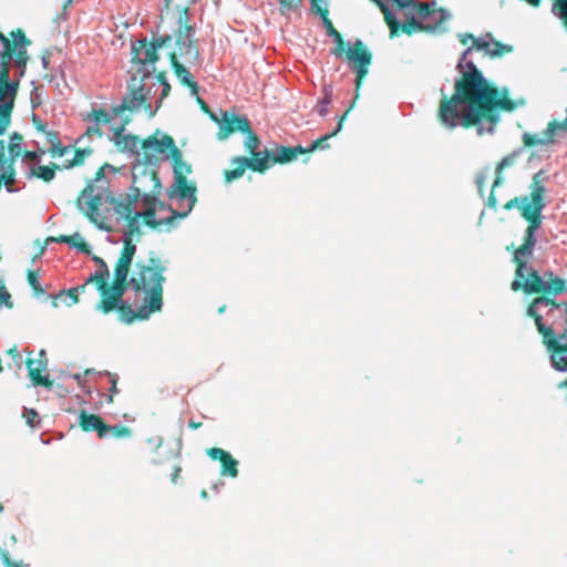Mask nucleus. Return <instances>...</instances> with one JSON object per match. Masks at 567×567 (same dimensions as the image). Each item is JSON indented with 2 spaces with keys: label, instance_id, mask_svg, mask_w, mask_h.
Returning a JSON list of instances; mask_svg holds the SVG:
<instances>
[{
  "label": "nucleus",
  "instance_id": "1",
  "mask_svg": "<svg viewBox=\"0 0 567 567\" xmlns=\"http://www.w3.org/2000/svg\"><path fill=\"white\" fill-rule=\"evenodd\" d=\"M473 50L484 51L491 58H501L512 51V47L492 39L491 34L473 39V43L462 54L455 80L454 92L451 96L443 94L437 110L440 123L449 130L461 125L464 128L477 127L483 133L482 125H488L487 132H493L502 112H513L518 106L526 105L525 99L511 100L507 91H501L484 78L482 71L468 59Z\"/></svg>",
  "mask_w": 567,
  "mask_h": 567
},
{
  "label": "nucleus",
  "instance_id": "2",
  "mask_svg": "<svg viewBox=\"0 0 567 567\" xmlns=\"http://www.w3.org/2000/svg\"><path fill=\"white\" fill-rule=\"evenodd\" d=\"M172 40V35L166 34L153 38L150 42L146 39H142L132 44L134 72L128 83V91L124 95L122 103L112 110L115 116L126 111L130 113L138 112L141 109L152 116L154 112L152 111L151 96L154 85L162 86L159 104L169 94L171 85L166 81V74L163 71L155 73V62L158 60V49L169 48Z\"/></svg>",
  "mask_w": 567,
  "mask_h": 567
},
{
  "label": "nucleus",
  "instance_id": "3",
  "mask_svg": "<svg viewBox=\"0 0 567 567\" xmlns=\"http://www.w3.org/2000/svg\"><path fill=\"white\" fill-rule=\"evenodd\" d=\"M503 207L505 210L517 208L528 223L523 243L519 245L512 243L505 249L512 252V261L515 265V277L511 284V289L515 292L523 291L529 296L532 295V267L528 266V261L532 258V196L514 197Z\"/></svg>",
  "mask_w": 567,
  "mask_h": 567
},
{
  "label": "nucleus",
  "instance_id": "4",
  "mask_svg": "<svg viewBox=\"0 0 567 567\" xmlns=\"http://www.w3.org/2000/svg\"><path fill=\"white\" fill-rule=\"evenodd\" d=\"M166 266L156 252L151 251L146 259H138L130 274L133 290L145 295L148 312H158L163 307V285Z\"/></svg>",
  "mask_w": 567,
  "mask_h": 567
},
{
  "label": "nucleus",
  "instance_id": "5",
  "mask_svg": "<svg viewBox=\"0 0 567 567\" xmlns=\"http://www.w3.org/2000/svg\"><path fill=\"white\" fill-rule=\"evenodd\" d=\"M171 159L173 164L174 182L168 188L167 195L171 200L177 199L179 202V209L169 207L172 212L171 219H181L187 217L196 205L197 186L194 182L187 179V175L192 173V166L183 159V153L178 147H174Z\"/></svg>",
  "mask_w": 567,
  "mask_h": 567
},
{
  "label": "nucleus",
  "instance_id": "6",
  "mask_svg": "<svg viewBox=\"0 0 567 567\" xmlns=\"http://www.w3.org/2000/svg\"><path fill=\"white\" fill-rule=\"evenodd\" d=\"M321 19L327 30L328 35L332 37L336 41V48L332 53L336 56H341L346 53L347 59L353 63V68L357 71L355 78V99L359 96V90L362 85L363 79L369 72V65L372 61V54L368 51L364 43L361 40H357L351 48L346 50V43L341 33L334 28L332 21L329 19V11H321Z\"/></svg>",
  "mask_w": 567,
  "mask_h": 567
},
{
  "label": "nucleus",
  "instance_id": "7",
  "mask_svg": "<svg viewBox=\"0 0 567 567\" xmlns=\"http://www.w3.org/2000/svg\"><path fill=\"white\" fill-rule=\"evenodd\" d=\"M133 247L127 243L125 248H122L120 257L114 267V277L112 284L109 285L105 295L99 301L96 308L104 315L115 310L117 303L123 301V296L131 287L133 289L132 276L130 274L132 266Z\"/></svg>",
  "mask_w": 567,
  "mask_h": 567
},
{
  "label": "nucleus",
  "instance_id": "8",
  "mask_svg": "<svg viewBox=\"0 0 567 567\" xmlns=\"http://www.w3.org/2000/svg\"><path fill=\"white\" fill-rule=\"evenodd\" d=\"M567 290L566 280L555 276L551 271L539 275L534 270V323L544 322L540 311L547 308V313L558 311L561 307L554 298Z\"/></svg>",
  "mask_w": 567,
  "mask_h": 567
},
{
  "label": "nucleus",
  "instance_id": "9",
  "mask_svg": "<svg viewBox=\"0 0 567 567\" xmlns=\"http://www.w3.org/2000/svg\"><path fill=\"white\" fill-rule=\"evenodd\" d=\"M221 127L217 132L219 141L226 140L230 134L240 132L246 134L245 147L250 157H262L266 151H256L260 144L259 137L251 130L250 122L245 116L236 115L228 111H220Z\"/></svg>",
  "mask_w": 567,
  "mask_h": 567
},
{
  "label": "nucleus",
  "instance_id": "10",
  "mask_svg": "<svg viewBox=\"0 0 567 567\" xmlns=\"http://www.w3.org/2000/svg\"><path fill=\"white\" fill-rule=\"evenodd\" d=\"M179 27L175 33L176 49L173 52L177 53V60H182L185 64L194 65L200 60L199 50L196 41L193 39L194 29L188 23V10L183 9L178 16Z\"/></svg>",
  "mask_w": 567,
  "mask_h": 567
},
{
  "label": "nucleus",
  "instance_id": "11",
  "mask_svg": "<svg viewBox=\"0 0 567 567\" xmlns=\"http://www.w3.org/2000/svg\"><path fill=\"white\" fill-rule=\"evenodd\" d=\"M162 184L158 173L148 165L141 164L133 168L132 192L147 205H154L161 194Z\"/></svg>",
  "mask_w": 567,
  "mask_h": 567
},
{
  "label": "nucleus",
  "instance_id": "12",
  "mask_svg": "<svg viewBox=\"0 0 567 567\" xmlns=\"http://www.w3.org/2000/svg\"><path fill=\"white\" fill-rule=\"evenodd\" d=\"M523 153H524V148L523 147L518 148V150L512 152L511 154H508L507 156H505L501 162H498L496 167L494 168V171L489 166H486L481 172L477 173L476 186H477L480 195L482 197L484 196V188H485L486 182L492 177V175H495L493 184H492V190H491V193L487 197V202H486V205L489 208L496 209V207H497V199H496L494 189L503 183V175H502L503 171L506 167L514 165L517 162V158Z\"/></svg>",
  "mask_w": 567,
  "mask_h": 567
},
{
  "label": "nucleus",
  "instance_id": "13",
  "mask_svg": "<svg viewBox=\"0 0 567 567\" xmlns=\"http://www.w3.org/2000/svg\"><path fill=\"white\" fill-rule=\"evenodd\" d=\"M93 181H90L86 186L80 192L76 198V207L82 212L87 219L100 229L111 231L112 227L109 224V218L100 213L102 205V195L94 194Z\"/></svg>",
  "mask_w": 567,
  "mask_h": 567
},
{
  "label": "nucleus",
  "instance_id": "14",
  "mask_svg": "<svg viewBox=\"0 0 567 567\" xmlns=\"http://www.w3.org/2000/svg\"><path fill=\"white\" fill-rule=\"evenodd\" d=\"M0 42L3 47L0 52V63H3V54L9 50L10 61L14 58L17 66L21 70V75H23L30 60L27 49L31 45V40L25 35L22 29L18 28L12 30L9 37L0 31Z\"/></svg>",
  "mask_w": 567,
  "mask_h": 567
},
{
  "label": "nucleus",
  "instance_id": "15",
  "mask_svg": "<svg viewBox=\"0 0 567 567\" xmlns=\"http://www.w3.org/2000/svg\"><path fill=\"white\" fill-rule=\"evenodd\" d=\"M377 6L383 13L384 21L390 29V38L398 37L400 32L408 35H412L415 32H435V25H425V23L419 22L415 16L409 14L406 10L404 12L405 22L400 23L382 0H378Z\"/></svg>",
  "mask_w": 567,
  "mask_h": 567
},
{
  "label": "nucleus",
  "instance_id": "16",
  "mask_svg": "<svg viewBox=\"0 0 567 567\" xmlns=\"http://www.w3.org/2000/svg\"><path fill=\"white\" fill-rule=\"evenodd\" d=\"M538 332L542 334L543 343L550 352L551 363L556 370L567 371V341L563 342L565 334L557 336L551 327L545 322H538Z\"/></svg>",
  "mask_w": 567,
  "mask_h": 567
},
{
  "label": "nucleus",
  "instance_id": "17",
  "mask_svg": "<svg viewBox=\"0 0 567 567\" xmlns=\"http://www.w3.org/2000/svg\"><path fill=\"white\" fill-rule=\"evenodd\" d=\"M234 168L224 172V177L227 183L240 178L247 168L265 173L269 168V154L266 151L262 157H244L237 156L231 161Z\"/></svg>",
  "mask_w": 567,
  "mask_h": 567
},
{
  "label": "nucleus",
  "instance_id": "18",
  "mask_svg": "<svg viewBox=\"0 0 567 567\" xmlns=\"http://www.w3.org/2000/svg\"><path fill=\"white\" fill-rule=\"evenodd\" d=\"M409 14L415 16L419 22L425 23V25H435V32L442 29L443 23L446 20V14L443 9H436L430 3H419L414 0V3L410 4V8L405 9Z\"/></svg>",
  "mask_w": 567,
  "mask_h": 567
},
{
  "label": "nucleus",
  "instance_id": "19",
  "mask_svg": "<svg viewBox=\"0 0 567 567\" xmlns=\"http://www.w3.org/2000/svg\"><path fill=\"white\" fill-rule=\"evenodd\" d=\"M21 141L22 136L14 133L11 136V141L8 145L9 154H10V161L3 169V165L6 163L4 154L0 158V179H1V186L4 185L9 192H12L13 184L16 183V169L13 167L14 161L17 157L21 155Z\"/></svg>",
  "mask_w": 567,
  "mask_h": 567
},
{
  "label": "nucleus",
  "instance_id": "20",
  "mask_svg": "<svg viewBox=\"0 0 567 567\" xmlns=\"http://www.w3.org/2000/svg\"><path fill=\"white\" fill-rule=\"evenodd\" d=\"M19 87L18 81L10 80V52L3 54V63H0V99L14 101Z\"/></svg>",
  "mask_w": 567,
  "mask_h": 567
},
{
  "label": "nucleus",
  "instance_id": "21",
  "mask_svg": "<svg viewBox=\"0 0 567 567\" xmlns=\"http://www.w3.org/2000/svg\"><path fill=\"white\" fill-rule=\"evenodd\" d=\"M207 455L213 461H219L221 465L220 475L237 477L238 476V461L231 454L220 447H210L207 450Z\"/></svg>",
  "mask_w": 567,
  "mask_h": 567
},
{
  "label": "nucleus",
  "instance_id": "22",
  "mask_svg": "<svg viewBox=\"0 0 567 567\" xmlns=\"http://www.w3.org/2000/svg\"><path fill=\"white\" fill-rule=\"evenodd\" d=\"M79 425L84 432H96L99 439L107 437L109 424L97 415L81 410L79 413Z\"/></svg>",
  "mask_w": 567,
  "mask_h": 567
},
{
  "label": "nucleus",
  "instance_id": "23",
  "mask_svg": "<svg viewBox=\"0 0 567 567\" xmlns=\"http://www.w3.org/2000/svg\"><path fill=\"white\" fill-rule=\"evenodd\" d=\"M175 145L174 138L171 135H163L161 138L156 136V134L144 138L141 143V148L145 152H154L157 154L169 152V155H173Z\"/></svg>",
  "mask_w": 567,
  "mask_h": 567
},
{
  "label": "nucleus",
  "instance_id": "24",
  "mask_svg": "<svg viewBox=\"0 0 567 567\" xmlns=\"http://www.w3.org/2000/svg\"><path fill=\"white\" fill-rule=\"evenodd\" d=\"M269 154V167L272 164H287L295 161L299 155L306 154V147L297 145L277 146L274 152L267 151Z\"/></svg>",
  "mask_w": 567,
  "mask_h": 567
},
{
  "label": "nucleus",
  "instance_id": "25",
  "mask_svg": "<svg viewBox=\"0 0 567 567\" xmlns=\"http://www.w3.org/2000/svg\"><path fill=\"white\" fill-rule=\"evenodd\" d=\"M169 62L174 70V73L176 78L179 80V82L189 87L192 94L197 95L199 92L198 84L194 81L193 75L190 72L185 68L184 63L177 60V53L176 52H168Z\"/></svg>",
  "mask_w": 567,
  "mask_h": 567
},
{
  "label": "nucleus",
  "instance_id": "26",
  "mask_svg": "<svg viewBox=\"0 0 567 567\" xmlns=\"http://www.w3.org/2000/svg\"><path fill=\"white\" fill-rule=\"evenodd\" d=\"M117 310L120 319L125 323H132L134 320H146L153 312L147 310V301L144 299V303L141 305L137 310H133L130 303L124 300L117 303L115 308Z\"/></svg>",
  "mask_w": 567,
  "mask_h": 567
},
{
  "label": "nucleus",
  "instance_id": "27",
  "mask_svg": "<svg viewBox=\"0 0 567 567\" xmlns=\"http://www.w3.org/2000/svg\"><path fill=\"white\" fill-rule=\"evenodd\" d=\"M35 127L38 131L43 133L47 142L50 144L49 153L52 157H63L71 151L69 146H63L61 144L60 136L56 131L47 130L45 125L40 121L35 122Z\"/></svg>",
  "mask_w": 567,
  "mask_h": 567
},
{
  "label": "nucleus",
  "instance_id": "28",
  "mask_svg": "<svg viewBox=\"0 0 567 567\" xmlns=\"http://www.w3.org/2000/svg\"><path fill=\"white\" fill-rule=\"evenodd\" d=\"M29 378L34 385H42L45 388H52L53 381L49 378V375H42L41 370L47 369V361H39L38 367H34V360L28 358L25 361Z\"/></svg>",
  "mask_w": 567,
  "mask_h": 567
},
{
  "label": "nucleus",
  "instance_id": "29",
  "mask_svg": "<svg viewBox=\"0 0 567 567\" xmlns=\"http://www.w3.org/2000/svg\"><path fill=\"white\" fill-rule=\"evenodd\" d=\"M141 216H142L141 213L135 212L133 216L125 219L127 221V228L124 234L123 248L126 247L127 243L131 245V247H133V252L131 254L132 259L134 258L135 252H136V245L133 241V236L141 234V231H140Z\"/></svg>",
  "mask_w": 567,
  "mask_h": 567
},
{
  "label": "nucleus",
  "instance_id": "30",
  "mask_svg": "<svg viewBox=\"0 0 567 567\" xmlns=\"http://www.w3.org/2000/svg\"><path fill=\"white\" fill-rule=\"evenodd\" d=\"M109 276H110L109 268H107L106 264L104 261H102V268L100 270H97L95 274L91 275L86 279L84 285L86 286L87 284H94L96 289L100 291L101 297L103 298V296L105 295L106 289L109 287V282H107Z\"/></svg>",
  "mask_w": 567,
  "mask_h": 567
},
{
  "label": "nucleus",
  "instance_id": "31",
  "mask_svg": "<svg viewBox=\"0 0 567 567\" xmlns=\"http://www.w3.org/2000/svg\"><path fill=\"white\" fill-rule=\"evenodd\" d=\"M539 3L540 0H534V8L538 7ZM550 12L567 33V0H550Z\"/></svg>",
  "mask_w": 567,
  "mask_h": 567
},
{
  "label": "nucleus",
  "instance_id": "32",
  "mask_svg": "<svg viewBox=\"0 0 567 567\" xmlns=\"http://www.w3.org/2000/svg\"><path fill=\"white\" fill-rule=\"evenodd\" d=\"M353 104L354 102L350 105V107L344 112V114L340 117L339 120V123H338V126L337 128L329 133V134H326L324 136L313 141L309 147H306V154L307 153H311L318 148H328L329 147V144H328V141L336 136L338 134L339 131H341L342 128V124H343V121L344 118L347 117V115L349 114V112L351 111V109L353 107Z\"/></svg>",
  "mask_w": 567,
  "mask_h": 567
},
{
  "label": "nucleus",
  "instance_id": "33",
  "mask_svg": "<svg viewBox=\"0 0 567 567\" xmlns=\"http://www.w3.org/2000/svg\"><path fill=\"white\" fill-rule=\"evenodd\" d=\"M138 197L134 194L128 195L125 200H117L112 198V203L114 204L115 213L122 218L126 219L134 215V205L136 204Z\"/></svg>",
  "mask_w": 567,
  "mask_h": 567
},
{
  "label": "nucleus",
  "instance_id": "34",
  "mask_svg": "<svg viewBox=\"0 0 567 567\" xmlns=\"http://www.w3.org/2000/svg\"><path fill=\"white\" fill-rule=\"evenodd\" d=\"M540 175H542V172L534 174V202L536 200V210H539V212H542L543 208L548 203V200L546 198L547 189L542 184Z\"/></svg>",
  "mask_w": 567,
  "mask_h": 567
},
{
  "label": "nucleus",
  "instance_id": "35",
  "mask_svg": "<svg viewBox=\"0 0 567 567\" xmlns=\"http://www.w3.org/2000/svg\"><path fill=\"white\" fill-rule=\"evenodd\" d=\"M127 122L128 121H125L124 124L114 128V135L116 138H120V137L122 138V141H117V143L122 144V147L124 150L134 151L137 147H141L142 141H140V138L135 135H122V133L124 131V126H125V124H127Z\"/></svg>",
  "mask_w": 567,
  "mask_h": 567
},
{
  "label": "nucleus",
  "instance_id": "36",
  "mask_svg": "<svg viewBox=\"0 0 567 567\" xmlns=\"http://www.w3.org/2000/svg\"><path fill=\"white\" fill-rule=\"evenodd\" d=\"M60 166L55 163H52L50 166L41 165L37 168H33L31 174L44 182H51L55 176V171L59 169Z\"/></svg>",
  "mask_w": 567,
  "mask_h": 567
},
{
  "label": "nucleus",
  "instance_id": "37",
  "mask_svg": "<svg viewBox=\"0 0 567 567\" xmlns=\"http://www.w3.org/2000/svg\"><path fill=\"white\" fill-rule=\"evenodd\" d=\"M93 151L90 147L76 148L74 151V156L71 161L64 164L65 168H71L74 166L82 165L84 163L85 157L90 156Z\"/></svg>",
  "mask_w": 567,
  "mask_h": 567
},
{
  "label": "nucleus",
  "instance_id": "38",
  "mask_svg": "<svg viewBox=\"0 0 567 567\" xmlns=\"http://www.w3.org/2000/svg\"><path fill=\"white\" fill-rule=\"evenodd\" d=\"M141 214H142L141 218H143L144 224L150 226L151 228H156L163 223L171 224L174 220V219H171L172 216L169 218L164 219L163 221L155 220L154 219L155 208L153 207V205H150V207L144 213H141Z\"/></svg>",
  "mask_w": 567,
  "mask_h": 567
},
{
  "label": "nucleus",
  "instance_id": "39",
  "mask_svg": "<svg viewBox=\"0 0 567 567\" xmlns=\"http://www.w3.org/2000/svg\"><path fill=\"white\" fill-rule=\"evenodd\" d=\"M85 120H92L96 124H109L112 121L111 114L104 109L93 110Z\"/></svg>",
  "mask_w": 567,
  "mask_h": 567
},
{
  "label": "nucleus",
  "instance_id": "40",
  "mask_svg": "<svg viewBox=\"0 0 567 567\" xmlns=\"http://www.w3.org/2000/svg\"><path fill=\"white\" fill-rule=\"evenodd\" d=\"M107 436L111 435L115 439H127L132 436V430L122 424L109 425Z\"/></svg>",
  "mask_w": 567,
  "mask_h": 567
},
{
  "label": "nucleus",
  "instance_id": "41",
  "mask_svg": "<svg viewBox=\"0 0 567 567\" xmlns=\"http://www.w3.org/2000/svg\"><path fill=\"white\" fill-rule=\"evenodd\" d=\"M22 417L25 420V423L31 427H34L40 423L39 414L33 409H24Z\"/></svg>",
  "mask_w": 567,
  "mask_h": 567
},
{
  "label": "nucleus",
  "instance_id": "42",
  "mask_svg": "<svg viewBox=\"0 0 567 567\" xmlns=\"http://www.w3.org/2000/svg\"><path fill=\"white\" fill-rule=\"evenodd\" d=\"M332 101V93L331 91H326L324 96L319 102V105L317 107V112L320 116H324L328 113V106Z\"/></svg>",
  "mask_w": 567,
  "mask_h": 567
},
{
  "label": "nucleus",
  "instance_id": "43",
  "mask_svg": "<svg viewBox=\"0 0 567 567\" xmlns=\"http://www.w3.org/2000/svg\"><path fill=\"white\" fill-rule=\"evenodd\" d=\"M196 101H197V103L199 104L200 110H202L204 113L208 114V115H209V117H210V120H213L215 123H217V124L219 125V128H220V127H221V124H223V123L220 122V116H217L215 113H213V112L210 111L209 106L207 105V103H206L202 97H199V96H198V94L196 95Z\"/></svg>",
  "mask_w": 567,
  "mask_h": 567
},
{
  "label": "nucleus",
  "instance_id": "44",
  "mask_svg": "<svg viewBox=\"0 0 567 567\" xmlns=\"http://www.w3.org/2000/svg\"><path fill=\"white\" fill-rule=\"evenodd\" d=\"M28 282L32 287V289L34 290L35 293L40 295V293L44 292L43 289L40 286L39 274L37 271L29 270V272H28Z\"/></svg>",
  "mask_w": 567,
  "mask_h": 567
},
{
  "label": "nucleus",
  "instance_id": "45",
  "mask_svg": "<svg viewBox=\"0 0 567 567\" xmlns=\"http://www.w3.org/2000/svg\"><path fill=\"white\" fill-rule=\"evenodd\" d=\"M280 4V12L285 14L288 11L299 8L301 0H278Z\"/></svg>",
  "mask_w": 567,
  "mask_h": 567
},
{
  "label": "nucleus",
  "instance_id": "46",
  "mask_svg": "<svg viewBox=\"0 0 567 567\" xmlns=\"http://www.w3.org/2000/svg\"><path fill=\"white\" fill-rule=\"evenodd\" d=\"M69 245L85 254H90L91 251L89 244H86L79 234L73 235V240Z\"/></svg>",
  "mask_w": 567,
  "mask_h": 567
},
{
  "label": "nucleus",
  "instance_id": "47",
  "mask_svg": "<svg viewBox=\"0 0 567 567\" xmlns=\"http://www.w3.org/2000/svg\"><path fill=\"white\" fill-rule=\"evenodd\" d=\"M106 375L109 378V381L111 383V388H110V394L107 395V403H113V396L114 394L117 393V375L115 373H111V372H106Z\"/></svg>",
  "mask_w": 567,
  "mask_h": 567
},
{
  "label": "nucleus",
  "instance_id": "48",
  "mask_svg": "<svg viewBox=\"0 0 567 567\" xmlns=\"http://www.w3.org/2000/svg\"><path fill=\"white\" fill-rule=\"evenodd\" d=\"M102 135H103V132L100 128V124L94 123V125H90L86 128L84 135L79 138V142H82L84 140V137H92V136L102 137Z\"/></svg>",
  "mask_w": 567,
  "mask_h": 567
},
{
  "label": "nucleus",
  "instance_id": "49",
  "mask_svg": "<svg viewBox=\"0 0 567 567\" xmlns=\"http://www.w3.org/2000/svg\"><path fill=\"white\" fill-rule=\"evenodd\" d=\"M85 290V285H82V286H79V287H75V288H72V289H69L68 291H65V295L71 299V303L70 305H74L79 301V291H84Z\"/></svg>",
  "mask_w": 567,
  "mask_h": 567
},
{
  "label": "nucleus",
  "instance_id": "50",
  "mask_svg": "<svg viewBox=\"0 0 567 567\" xmlns=\"http://www.w3.org/2000/svg\"><path fill=\"white\" fill-rule=\"evenodd\" d=\"M10 293L2 287L0 288V306L3 303L7 307L11 308L12 302L10 301Z\"/></svg>",
  "mask_w": 567,
  "mask_h": 567
},
{
  "label": "nucleus",
  "instance_id": "51",
  "mask_svg": "<svg viewBox=\"0 0 567 567\" xmlns=\"http://www.w3.org/2000/svg\"><path fill=\"white\" fill-rule=\"evenodd\" d=\"M312 10L321 16L322 10H328L326 7V0H311Z\"/></svg>",
  "mask_w": 567,
  "mask_h": 567
},
{
  "label": "nucleus",
  "instance_id": "52",
  "mask_svg": "<svg viewBox=\"0 0 567 567\" xmlns=\"http://www.w3.org/2000/svg\"><path fill=\"white\" fill-rule=\"evenodd\" d=\"M1 556L6 567H20V564L12 561L10 559L9 554L7 551H3Z\"/></svg>",
  "mask_w": 567,
  "mask_h": 567
},
{
  "label": "nucleus",
  "instance_id": "53",
  "mask_svg": "<svg viewBox=\"0 0 567 567\" xmlns=\"http://www.w3.org/2000/svg\"><path fill=\"white\" fill-rule=\"evenodd\" d=\"M543 221L542 212L534 209V231L537 230Z\"/></svg>",
  "mask_w": 567,
  "mask_h": 567
},
{
  "label": "nucleus",
  "instance_id": "54",
  "mask_svg": "<svg viewBox=\"0 0 567 567\" xmlns=\"http://www.w3.org/2000/svg\"><path fill=\"white\" fill-rule=\"evenodd\" d=\"M49 240H52V241H55V243L70 244L73 240V235L72 236L60 235L59 237H55V238L51 237V238H49Z\"/></svg>",
  "mask_w": 567,
  "mask_h": 567
},
{
  "label": "nucleus",
  "instance_id": "55",
  "mask_svg": "<svg viewBox=\"0 0 567 567\" xmlns=\"http://www.w3.org/2000/svg\"><path fill=\"white\" fill-rule=\"evenodd\" d=\"M473 39H476V38L472 33H460L458 34V40L463 45H466L470 40L473 42Z\"/></svg>",
  "mask_w": 567,
  "mask_h": 567
},
{
  "label": "nucleus",
  "instance_id": "56",
  "mask_svg": "<svg viewBox=\"0 0 567 567\" xmlns=\"http://www.w3.org/2000/svg\"><path fill=\"white\" fill-rule=\"evenodd\" d=\"M181 472H182V467L181 466H175L174 470H173V473H172V482L175 484L181 475Z\"/></svg>",
  "mask_w": 567,
  "mask_h": 567
},
{
  "label": "nucleus",
  "instance_id": "57",
  "mask_svg": "<svg viewBox=\"0 0 567 567\" xmlns=\"http://www.w3.org/2000/svg\"><path fill=\"white\" fill-rule=\"evenodd\" d=\"M23 156L30 161H35V159H38L39 154H38V152H34V151H25L23 153Z\"/></svg>",
  "mask_w": 567,
  "mask_h": 567
},
{
  "label": "nucleus",
  "instance_id": "58",
  "mask_svg": "<svg viewBox=\"0 0 567 567\" xmlns=\"http://www.w3.org/2000/svg\"><path fill=\"white\" fill-rule=\"evenodd\" d=\"M107 166H109V165H107V164H105L104 166H101V167L96 171V173H95V177H94V181H100L101 178H103V177H104V169H105V167H107Z\"/></svg>",
  "mask_w": 567,
  "mask_h": 567
},
{
  "label": "nucleus",
  "instance_id": "59",
  "mask_svg": "<svg viewBox=\"0 0 567 567\" xmlns=\"http://www.w3.org/2000/svg\"><path fill=\"white\" fill-rule=\"evenodd\" d=\"M525 146H532V133H525L523 135Z\"/></svg>",
  "mask_w": 567,
  "mask_h": 567
},
{
  "label": "nucleus",
  "instance_id": "60",
  "mask_svg": "<svg viewBox=\"0 0 567 567\" xmlns=\"http://www.w3.org/2000/svg\"><path fill=\"white\" fill-rule=\"evenodd\" d=\"M202 422H196L194 420H190L189 423H188V426L192 429V430H197L202 426Z\"/></svg>",
  "mask_w": 567,
  "mask_h": 567
},
{
  "label": "nucleus",
  "instance_id": "61",
  "mask_svg": "<svg viewBox=\"0 0 567 567\" xmlns=\"http://www.w3.org/2000/svg\"><path fill=\"white\" fill-rule=\"evenodd\" d=\"M8 354H10L13 359H20L19 352L16 347L8 350Z\"/></svg>",
  "mask_w": 567,
  "mask_h": 567
},
{
  "label": "nucleus",
  "instance_id": "62",
  "mask_svg": "<svg viewBox=\"0 0 567 567\" xmlns=\"http://www.w3.org/2000/svg\"><path fill=\"white\" fill-rule=\"evenodd\" d=\"M526 315L528 317H532V301L527 303V307H526Z\"/></svg>",
  "mask_w": 567,
  "mask_h": 567
},
{
  "label": "nucleus",
  "instance_id": "63",
  "mask_svg": "<svg viewBox=\"0 0 567 567\" xmlns=\"http://www.w3.org/2000/svg\"><path fill=\"white\" fill-rule=\"evenodd\" d=\"M560 305H561V307H565V311H566V313H567V302H563V303H560Z\"/></svg>",
  "mask_w": 567,
  "mask_h": 567
},
{
  "label": "nucleus",
  "instance_id": "64",
  "mask_svg": "<svg viewBox=\"0 0 567 567\" xmlns=\"http://www.w3.org/2000/svg\"><path fill=\"white\" fill-rule=\"evenodd\" d=\"M94 260H95V261H97V262H100V264L102 265V261H103V260H102L101 258L95 257V258H94Z\"/></svg>",
  "mask_w": 567,
  "mask_h": 567
}]
</instances>
